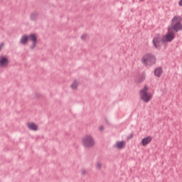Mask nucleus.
I'll return each mask as SVG.
<instances>
[{
    "label": "nucleus",
    "mask_w": 182,
    "mask_h": 182,
    "mask_svg": "<svg viewBox=\"0 0 182 182\" xmlns=\"http://www.w3.org/2000/svg\"><path fill=\"white\" fill-rule=\"evenodd\" d=\"M176 36L173 33V30L168 28V33L163 36L162 41L166 43L172 42L174 40Z\"/></svg>",
    "instance_id": "39448f33"
},
{
    "label": "nucleus",
    "mask_w": 182,
    "mask_h": 182,
    "mask_svg": "<svg viewBox=\"0 0 182 182\" xmlns=\"http://www.w3.org/2000/svg\"><path fill=\"white\" fill-rule=\"evenodd\" d=\"M99 130H100L101 132L103 131L104 130L103 126H100Z\"/></svg>",
    "instance_id": "412c9836"
},
{
    "label": "nucleus",
    "mask_w": 182,
    "mask_h": 182,
    "mask_svg": "<svg viewBox=\"0 0 182 182\" xmlns=\"http://www.w3.org/2000/svg\"><path fill=\"white\" fill-rule=\"evenodd\" d=\"M95 167L96 168H97V170H100V168H102V163L97 162Z\"/></svg>",
    "instance_id": "f3484780"
},
{
    "label": "nucleus",
    "mask_w": 182,
    "mask_h": 182,
    "mask_svg": "<svg viewBox=\"0 0 182 182\" xmlns=\"http://www.w3.org/2000/svg\"><path fill=\"white\" fill-rule=\"evenodd\" d=\"M140 99L144 103H149L153 99V94L149 92V86L145 85L139 92Z\"/></svg>",
    "instance_id": "7ed1b4c3"
},
{
    "label": "nucleus",
    "mask_w": 182,
    "mask_h": 182,
    "mask_svg": "<svg viewBox=\"0 0 182 182\" xmlns=\"http://www.w3.org/2000/svg\"><path fill=\"white\" fill-rule=\"evenodd\" d=\"M28 41H29L28 36L23 35L21 36V38L20 39V43L21 45H26V43H28Z\"/></svg>",
    "instance_id": "f8f14e48"
},
{
    "label": "nucleus",
    "mask_w": 182,
    "mask_h": 182,
    "mask_svg": "<svg viewBox=\"0 0 182 182\" xmlns=\"http://www.w3.org/2000/svg\"><path fill=\"white\" fill-rule=\"evenodd\" d=\"M30 19H31V21H36V19H38V13L36 12L31 13L30 15Z\"/></svg>",
    "instance_id": "2eb2a0df"
},
{
    "label": "nucleus",
    "mask_w": 182,
    "mask_h": 182,
    "mask_svg": "<svg viewBox=\"0 0 182 182\" xmlns=\"http://www.w3.org/2000/svg\"><path fill=\"white\" fill-rule=\"evenodd\" d=\"M9 58L6 56H0V68H8Z\"/></svg>",
    "instance_id": "6e6552de"
},
{
    "label": "nucleus",
    "mask_w": 182,
    "mask_h": 182,
    "mask_svg": "<svg viewBox=\"0 0 182 182\" xmlns=\"http://www.w3.org/2000/svg\"><path fill=\"white\" fill-rule=\"evenodd\" d=\"M80 173H81V174H83V175L87 174V170H86L85 168L81 169Z\"/></svg>",
    "instance_id": "6ab92c4d"
},
{
    "label": "nucleus",
    "mask_w": 182,
    "mask_h": 182,
    "mask_svg": "<svg viewBox=\"0 0 182 182\" xmlns=\"http://www.w3.org/2000/svg\"><path fill=\"white\" fill-rule=\"evenodd\" d=\"M27 127L29 130H32L33 132H37L38 129V124L34 122H28Z\"/></svg>",
    "instance_id": "9d476101"
},
{
    "label": "nucleus",
    "mask_w": 182,
    "mask_h": 182,
    "mask_svg": "<svg viewBox=\"0 0 182 182\" xmlns=\"http://www.w3.org/2000/svg\"><path fill=\"white\" fill-rule=\"evenodd\" d=\"M154 75L156 77H160L161 75H163V68H157L154 70Z\"/></svg>",
    "instance_id": "ddd939ff"
},
{
    "label": "nucleus",
    "mask_w": 182,
    "mask_h": 182,
    "mask_svg": "<svg viewBox=\"0 0 182 182\" xmlns=\"http://www.w3.org/2000/svg\"><path fill=\"white\" fill-rule=\"evenodd\" d=\"M141 62L142 65H145L146 66H152V65H156L157 58H156L154 54L146 53L142 56Z\"/></svg>",
    "instance_id": "f03ea898"
},
{
    "label": "nucleus",
    "mask_w": 182,
    "mask_h": 182,
    "mask_svg": "<svg viewBox=\"0 0 182 182\" xmlns=\"http://www.w3.org/2000/svg\"><path fill=\"white\" fill-rule=\"evenodd\" d=\"M153 43L156 49H160V48H161V45L164 43V41H163V37H161V35H156L153 39Z\"/></svg>",
    "instance_id": "423d86ee"
},
{
    "label": "nucleus",
    "mask_w": 182,
    "mask_h": 182,
    "mask_svg": "<svg viewBox=\"0 0 182 182\" xmlns=\"http://www.w3.org/2000/svg\"><path fill=\"white\" fill-rule=\"evenodd\" d=\"M129 139H133V135L132 134L129 135Z\"/></svg>",
    "instance_id": "b1692460"
},
{
    "label": "nucleus",
    "mask_w": 182,
    "mask_h": 182,
    "mask_svg": "<svg viewBox=\"0 0 182 182\" xmlns=\"http://www.w3.org/2000/svg\"><path fill=\"white\" fill-rule=\"evenodd\" d=\"M81 144L85 149H92L95 146V139L90 134L85 135L81 139Z\"/></svg>",
    "instance_id": "20e7f679"
},
{
    "label": "nucleus",
    "mask_w": 182,
    "mask_h": 182,
    "mask_svg": "<svg viewBox=\"0 0 182 182\" xmlns=\"http://www.w3.org/2000/svg\"><path fill=\"white\" fill-rule=\"evenodd\" d=\"M36 97H39V96H41V95L38 93H36Z\"/></svg>",
    "instance_id": "5701e85b"
},
{
    "label": "nucleus",
    "mask_w": 182,
    "mask_h": 182,
    "mask_svg": "<svg viewBox=\"0 0 182 182\" xmlns=\"http://www.w3.org/2000/svg\"><path fill=\"white\" fill-rule=\"evenodd\" d=\"M182 18L180 16H174L171 20V23L168 27L171 31H175V32H178L182 31Z\"/></svg>",
    "instance_id": "f257e3e1"
},
{
    "label": "nucleus",
    "mask_w": 182,
    "mask_h": 182,
    "mask_svg": "<svg viewBox=\"0 0 182 182\" xmlns=\"http://www.w3.org/2000/svg\"><path fill=\"white\" fill-rule=\"evenodd\" d=\"M146 80V75H141L139 76L137 79H136V83H141V82H143L144 80Z\"/></svg>",
    "instance_id": "dca6fc26"
},
{
    "label": "nucleus",
    "mask_w": 182,
    "mask_h": 182,
    "mask_svg": "<svg viewBox=\"0 0 182 182\" xmlns=\"http://www.w3.org/2000/svg\"><path fill=\"white\" fill-rule=\"evenodd\" d=\"M152 138L151 136H146L141 141V144L144 146H147V144H149L151 142Z\"/></svg>",
    "instance_id": "9b49d317"
},
{
    "label": "nucleus",
    "mask_w": 182,
    "mask_h": 182,
    "mask_svg": "<svg viewBox=\"0 0 182 182\" xmlns=\"http://www.w3.org/2000/svg\"><path fill=\"white\" fill-rule=\"evenodd\" d=\"M81 39L82 41H86V39H87V34L84 33L81 36Z\"/></svg>",
    "instance_id": "a211bd4d"
},
{
    "label": "nucleus",
    "mask_w": 182,
    "mask_h": 182,
    "mask_svg": "<svg viewBox=\"0 0 182 182\" xmlns=\"http://www.w3.org/2000/svg\"><path fill=\"white\" fill-rule=\"evenodd\" d=\"M4 43H0V50L4 48Z\"/></svg>",
    "instance_id": "aec40b11"
},
{
    "label": "nucleus",
    "mask_w": 182,
    "mask_h": 182,
    "mask_svg": "<svg viewBox=\"0 0 182 182\" xmlns=\"http://www.w3.org/2000/svg\"><path fill=\"white\" fill-rule=\"evenodd\" d=\"M28 41L31 42L30 45L31 49H35L38 43V36L36 33L28 35Z\"/></svg>",
    "instance_id": "0eeeda50"
},
{
    "label": "nucleus",
    "mask_w": 182,
    "mask_h": 182,
    "mask_svg": "<svg viewBox=\"0 0 182 182\" xmlns=\"http://www.w3.org/2000/svg\"><path fill=\"white\" fill-rule=\"evenodd\" d=\"M77 87H79V81L74 80L70 85V88L72 90H77Z\"/></svg>",
    "instance_id": "4468645a"
},
{
    "label": "nucleus",
    "mask_w": 182,
    "mask_h": 182,
    "mask_svg": "<svg viewBox=\"0 0 182 182\" xmlns=\"http://www.w3.org/2000/svg\"><path fill=\"white\" fill-rule=\"evenodd\" d=\"M114 147L118 150H122L126 147V141H118L114 144Z\"/></svg>",
    "instance_id": "1a4fd4ad"
},
{
    "label": "nucleus",
    "mask_w": 182,
    "mask_h": 182,
    "mask_svg": "<svg viewBox=\"0 0 182 182\" xmlns=\"http://www.w3.org/2000/svg\"><path fill=\"white\" fill-rule=\"evenodd\" d=\"M179 5H180V6H182V0H180Z\"/></svg>",
    "instance_id": "4be33fe9"
}]
</instances>
